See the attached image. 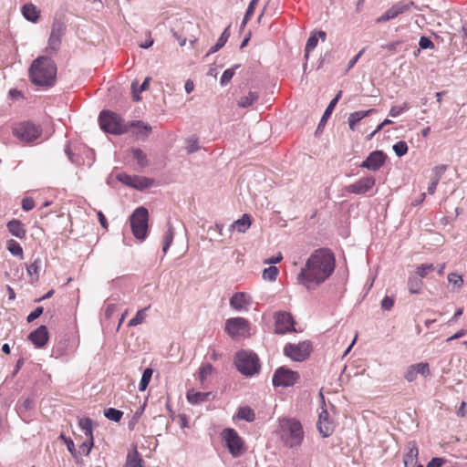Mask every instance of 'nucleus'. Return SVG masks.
<instances>
[{
  "label": "nucleus",
  "instance_id": "393cba45",
  "mask_svg": "<svg viewBox=\"0 0 467 467\" xmlns=\"http://www.w3.org/2000/svg\"><path fill=\"white\" fill-rule=\"evenodd\" d=\"M445 171H446L445 165L435 166L432 169L433 176H432L431 181L428 186V193L429 194H433L435 192L436 187H437L442 174L445 172Z\"/></svg>",
  "mask_w": 467,
  "mask_h": 467
},
{
  "label": "nucleus",
  "instance_id": "f257e3e1",
  "mask_svg": "<svg viewBox=\"0 0 467 467\" xmlns=\"http://www.w3.org/2000/svg\"><path fill=\"white\" fill-rule=\"evenodd\" d=\"M336 259L330 249L315 250L298 275V282L307 290H315L334 273Z\"/></svg>",
  "mask_w": 467,
  "mask_h": 467
},
{
  "label": "nucleus",
  "instance_id": "423d86ee",
  "mask_svg": "<svg viewBox=\"0 0 467 467\" xmlns=\"http://www.w3.org/2000/svg\"><path fill=\"white\" fill-rule=\"evenodd\" d=\"M67 31V26L60 18H55L51 26L50 35L47 40L46 52L49 56H55L60 49L62 38Z\"/></svg>",
  "mask_w": 467,
  "mask_h": 467
},
{
  "label": "nucleus",
  "instance_id": "5fc2aeb1",
  "mask_svg": "<svg viewBox=\"0 0 467 467\" xmlns=\"http://www.w3.org/2000/svg\"><path fill=\"white\" fill-rule=\"evenodd\" d=\"M40 260L36 259L35 260L31 265H29L26 268L27 274L30 276H35V280L38 279V272L40 269Z\"/></svg>",
  "mask_w": 467,
  "mask_h": 467
},
{
  "label": "nucleus",
  "instance_id": "3c124183",
  "mask_svg": "<svg viewBox=\"0 0 467 467\" xmlns=\"http://www.w3.org/2000/svg\"><path fill=\"white\" fill-rule=\"evenodd\" d=\"M146 310H147V308L139 310L137 312V314L135 315V317H132L129 321L128 325L130 327H135V326L141 324L144 321V319L146 318Z\"/></svg>",
  "mask_w": 467,
  "mask_h": 467
},
{
  "label": "nucleus",
  "instance_id": "f704fd0d",
  "mask_svg": "<svg viewBox=\"0 0 467 467\" xmlns=\"http://www.w3.org/2000/svg\"><path fill=\"white\" fill-rule=\"evenodd\" d=\"M150 81V78L147 77L140 88H138V81L135 80L131 83V90L133 94V99L135 101H139L140 99V93L148 88Z\"/></svg>",
  "mask_w": 467,
  "mask_h": 467
},
{
  "label": "nucleus",
  "instance_id": "bf43d9fd",
  "mask_svg": "<svg viewBox=\"0 0 467 467\" xmlns=\"http://www.w3.org/2000/svg\"><path fill=\"white\" fill-rule=\"evenodd\" d=\"M132 177L131 175H129L125 172H120L117 175V180L123 184L131 187L132 184Z\"/></svg>",
  "mask_w": 467,
  "mask_h": 467
},
{
  "label": "nucleus",
  "instance_id": "7ed1b4c3",
  "mask_svg": "<svg viewBox=\"0 0 467 467\" xmlns=\"http://www.w3.org/2000/svg\"><path fill=\"white\" fill-rule=\"evenodd\" d=\"M29 77L36 86H53L57 77V66L54 60L49 57H38L29 67Z\"/></svg>",
  "mask_w": 467,
  "mask_h": 467
},
{
  "label": "nucleus",
  "instance_id": "a19ab883",
  "mask_svg": "<svg viewBox=\"0 0 467 467\" xmlns=\"http://www.w3.org/2000/svg\"><path fill=\"white\" fill-rule=\"evenodd\" d=\"M213 367L210 363L202 365L199 369V380L202 384H204L206 379L213 374Z\"/></svg>",
  "mask_w": 467,
  "mask_h": 467
},
{
  "label": "nucleus",
  "instance_id": "e433bc0d",
  "mask_svg": "<svg viewBox=\"0 0 467 467\" xmlns=\"http://www.w3.org/2000/svg\"><path fill=\"white\" fill-rule=\"evenodd\" d=\"M229 27L230 26H227L223 32L222 33L221 36L218 38L217 42L215 43V45H213L207 55H210V54H213L215 52H217L218 50H220L224 45L225 43L227 42L229 36H230V33H229Z\"/></svg>",
  "mask_w": 467,
  "mask_h": 467
},
{
  "label": "nucleus",
  "instance_id": "603ef678",
  "mask_svg": "<svg viewBox=\"0 0 467 467\" xmlns=\"http://www.w3.org/2000/svg\"><path fill=\"white\" fill-rule=\"evenodd\" d=\"M395 154L398 157H402L408 152V145L405 141L400 140L392 146Z\"/></svg>",
  "mask_w": 467,
  "mask_h": 467
},
{
  "label": "nucleus",
  "instance_id": "5701e85b",
  "mask_svg": "<svg viewBox=\"0 0 467 467\" xmlns=\"http://www.w3.org/2000/svg\"><path fill=\"white\" fill-rule=\"evenodd\" d=\"M327 37V33L325 31H317L313 32L311 36L308 37L306 48H305V58L307 60L309 58V54L312 50L316 48L317 46L318 38H320L322 41H325Z\"/></svg>",
  "mask_w": 467,
  "mask_h": 467
},
{
  "label": "nucleus",
  "instance_id": "4d7b16f0",
  "mask_svg": "<svg viewBox=\"0 0 467 467\" xmlns=\"http://www.w3.org/2000/svg\"><path fill=\"white\" fill-rule=\"evenodd\" d=\"M60 437H61V439L64 440L68 451L71 453V455L74 458L77 459L78 458V453H77V450L75 449L74 441L70 438L65 437L63 434Z\"/></svg>",
  "mask_w": 467,
  "mask_h": 467
},
{
  "label": "nucleus",
  "instance_id": "4468645a",
  "mask_svg": "<svg viewBox=\"0 0 467 467\" xmlns=\"http://www.w3.org/2000/svg\"><path fill=\"white\" fill-rule=\"evenodd\" d=\"M411 5L412 3L398 2L379 16L376 19V23L380 24L394 19L400 15L410 11Z\"/></svg>",
  "mask_w": 467,
  "mask_h": 467
},
{
  "label": "nucleus",
  "instance_id": "7c9ffc66",
  "mask_svg": "<svg viewBox=\"0 0 467 467\" xmlns=\"http://www.w3.org/2000/svg\"><path fill=\"white\" fill-rule=\"evenodd\" d=\"M259 99V95L257 92L249 91L247 95L241 97L237 102V105L240 108H248L252 106L254 102H256Z\"/></svg>",
  "mask_w": 467,
  "mask_h": 467
},
{
  "label": "nucleus",
  "instance_id": "72a5a7b5",
  "mask_svg": "<svg viewBox=\"0 0 467 467\" xmlns=\"http://www.w3.org/2000/svg\"><path fill=\"white\" fill-rule=\"evenodd\" d=\"M341 95H342V91H339L337 96L329 102L328 106L327 107L321 119H320V122L318 124V129L321 128V126H323L327 119L329 118V116L331 115L333 109H335L337 103L338 102L339 99L341 98Z\"/></svg>",
  "mask_w": 467,
  "mask_h": 467
},
{
  "label": "nucleus",
  "instance_id": "2eb2a0df",
  "mask_svg": "<svg viewBox=\"0 0 467 467\" xmlns=\"http://www.w3.org/2000/svg\"><path fill=\"white\" fill-rule=\"evenodd\" d=\"M386 154L381 150H374L369 153L367 159L360 164V168L368 169L369 171L379 170L386 161Z\"/></svg>",
  "mask_w": 467,
  "mask_h": 467
},
{
  "label": "nucleus",
  "instance_id": "c9c22d12",
  "mask_svg": "<svg viewBox=\"0 0 467 467\" xmlns=\"http://www.w3.org/2000/svg\"><path fill=\"white\" fill-rule=\"evenodd\" d=\"M236 418L238 420H244L248 422H252L255 419L254 410L248 406H243L238 409Z\"/></svg>",
  "mask_w": 467,
  "mask_h": 467
},
{
  "label": "nucleus",
  "instance_id": "b1692460",
  "mask_svg": "<svg viewBox=\"0 0 467 467\" xmlns=\"http://www.w3.org/2000/svg\"><path fill=\"white\" fill-rule=\"evenodd\" d=\"M23 16L32 23H36L40 16V10L32 3L25 4L22 6Z\"/></svg>",
  "mask_w": 467,
  "mask_h": 467
},
{
  "label": "nucleus",
  "instance_id": "37998d69",
  "mask_svg": "<svg viewBox=\"0 0 467 467\" xmlns=\"http://www.w3.org/2000/svg\"><path fill=\"white\" fill-rule=\"evenodd\" d=\"M7 249L13 255L23 258L22 246L16 241L13 239L7 241Z\"/></svg>",
  "mask_w": 467,
  "mask_h": 467
},
{
  "label": "nucleus",
  "instance_id": "2f4dec72",
  "mask_svg": "<svg viewBox=\"0 0 467 467\" xmlns=\"http://www.w3.org/2000/svg\"><path fill=\"white\" fill-rule=\"evenodd\" d=\"M124 467H144L143 461L136 450L128 453Z\"/></svg>",
  "mask_w": 467,
  "mask_h": 467
},
{
  "label": "nucleus",
  "instance_id": "1a4fd4ad",
  "mask_svg": "<svg viewBox=\"0 0 467 467\" xmlns=\"http://www.w3.org/2000/svg\"><path fill=\"white\" fill-rule=\"evenodd\" d=\"M41 133V128L29 121L21 122L13 127L14 136L25 143L36 140Z\"/></svg>",
  "mask_w": 467,
  "mask_h": 467
},
{
  "label": "nucleus",
  "instance_id": "680f3d73",
  "mask_svg": "<svg viewBox=\"0 0 467 467\" xmlns=\"http://www.w3.org/2000/svg\"><path fill=\"white\" fill-rule=\"evenodd\" d=\"M43 313V307L38 306L34 311H32L26 317L28 323L34 321L37 317H39Z\"/></svg>",
  "mask_w": 467,
  "mask_h": 467
},
{
  "label": "nucleus",
  "instance_id": "6e6552de",
  "mask_svg": "<svg viewBox=\"0 0 467 467\" xmlns=\"http://www.w3.org/2000/svg\"><path fill=\"white\" fill-rule=\"evenodd\" d=\"M221 436L233 457L236 458L244 454L245 451L244 442L235 430L226 428L222 431Z\"/></svg>",
  "mask_w": 467,
  "mask_h": 467
},
{
  "label": "nucleus",
  "instance_id": "ddd939ff",
  "mask_svg": "<svg viewBox=\"0 0 467 467\" xmlns=\"http://www.w3.org/2000/svg\"><path fill=\"white\" fill-rule=\"evenodd\" d=\"M275 319V332L276 334H285L295 330L294 319L290 313L286 311H278L274 315Z\"/></svg>",
  "mask_w": 467,
  "mask_h": 467
},
{
  "label": "nucleus",
  "instance_id": "e2e57ef3",
  "mask_svg": "<svg viewBox=\"0 0 467 467\" xmlns=\"http://www.w3.org/2000/svg\"><path fill=\"white\" fill-rule=\"evenodd\" d=\"M35 207V202L32 198L26 197L22 200V208L25 211H30Z\"/></svg>",
  "mask_w": 467,
  "mask_h": 467
},
{
  "label": "nucleus",
  "instance_id": "6ab92c4d",
  "mask_svg": "<svg viewBox=\"0 0 467 467\" xmlns=\"http://www.w3.org/2000/svg\"><path fill=\"white\" fill-rule=\"evenodd\" d=\"M406 452L403 458L405 467H414L418 462L419 449L416 441H409L406 445Z\"/></svg>",
  "mask_w": 467,
  "mask_h": 467
},
{
  "label": "nucleus",
  "instance_id": "58836bf2",
  "mask_svg": "<svg viewBox=\"0 0 467 467\" xmlns=\"http://www.w3.org/2000/svg\"><path fill=\"white\" fill-rule=\"evenodd\" d=\"M448 282L452 285V291L459 292L463 285V278L457 273H450L447 276Z\"/></svg>",
  "mask_w": 467,
  "mask_h": 467
},
{
  "label": "nucleus",
  "instance_id": "39448f33",
  "mask_svg": "<svg viewBox=\"0 0 467 467\" xmlns=\"http://www.w3.org/2000/svg\"><path fill=\"white\" fill-rule=\"evenodd\" d=\"M99 126L102 130L114 135H120L128 131V126L123 119L109 110H103L99 117Z\"/></svg>",
  "mask_w": 467,
  "mask_h": 467
},
{
  "label": "nucleus",
  "instance_id": "20e7f679",
  "mask_svg": "<svg viewBox=\"0 0 467 467\" xmlns=\"http://www.w3.org/2000/svg\"><path fill=\"white\" fill-rule=\"evenodd\" d=\"M234 364L237 370L246 377L254 376L260 370L258 356L251 350L238 351L235 354Z\"/></svg>",
  "mask_w": 467,
  "mask_h": 467
},
{
  "label": "nucleus",
  "instance_id": "c03bdc74",
  "mask_svg": "<svg viewBox=\"0 0 467 467\" xmlns=\"http://www.w3.org/2000/svg\"><path fill=\"white\" fill-rule=\"evenodd\" d=\"M173 236H174L173 228L171 225V223H169L168 230L164 234V240H163L162 251L164 254L167 253L169 247L171 246V244L173 241Z\"/></svg>",
  "mask_w": 467,
  "mask_h": 467
},
{
  "label": "nucleus",
  "instance_id": "338daca9",
  "mask_svg": "<svg viewBox=\"0 0 467 467\" xmlns=\"http://www.w3.org/2000/svg\"><path fill=\"white\" fill-rule=\"evenodd\" d=\"M400 41H395V42H391V43H389L386 45H382L381 47L387 49L390 53H395L397 47H398V45H400Z\"/></svg>",
  "mask_w": 467,
  "mask_h": 467
},
{
  "label": "nucleus",
  "instance_id": "9b49d317",
  "mask_svg": "<svg viewBox=\"0 0 467 467\" xmlns=\"http://www.w3.org/2000/svg\"><path fill=\"white\" fill-rule=\"evenodd\" d=\"M298 379V372L281 367L275 370L272 381L275 387H290Z\"/></svg>",
  "mask_w": 467,
  "mask_h": 467
},
{
  "label": "nucleus",
  "instance_id": "473e14b6",
  "mask_svg": "<svg viewBox=\"0 0 467 467\" xmlns=\"http://www.w3.org/2000/svg\"><path fill=\"white\" fill-rule=\"evenodd\" d=\"M422 278L416 274L412 275L408 279V288L411 294H419L422 288Z\"/></svg>",
  "mask_w": 467,
  "mask_h": 467
},
{
  "label": "nucleus",
  "instance_id": "9d476101",
  "mask_svg": "<svg viewBox=\"0 0 467 467\" xmlns=\"http://www.w3.org/2000/svg\"><path fill=\"white\" fill-rule=\"evenodd\" d=\"M311 352V346L308 342H300L298 344L288 343L284 348V354L294 361H303L306 359Z\"/></svg>",
  "mask_w": 467,
  "mask_h": 467
},
{
  "label": "nucleus",
  "instance_id": "0e129e2a",
  "mask_svg": "<svg viewBox=\"0 0 467 467\" xmlns=\"http://www.w3.org/2000/svg\"><path fill=\"white\" fill-rule=\"evenodd\" d=\"M117 310V306L113 303H109L105 306V317L110 318Z\"/></svg>",
  "mask_w": 467,
  "mask_h": 467
},
{
  "label": "nucleus",
  "instance_id": "c756f323",
  "mask_svg": "<svg viewBox=\"0 0 467 467\" xmlns=\"http://www.w3.org/2000/svg\"><path fill=\"white\" fill-rule=\"evenodd\" d=\"M373 111H374V109H368V110H359V111H355V112L351 113L348 116V125H349L350 130H354L355 128H356V125L362 119H364L365 117L368 116Z\"/></svg>",
  "mask_w": 467,
  "mask_h": 467
},
{
  "label": "nucleus",
  "instance_id": "4be33fe9",
  "mask_svg": "<svg viewBox=\"0 0 467 467\" xmlns=\"http://www.w3.org/2000/svg\"><path fill=\"white\" fill-rule=\"evenodd\" d=\"M130 127L133 129L132 134L140 140H146L152 130L149 124L140 120L131 121Z\"/></svg>",
  "mask_w": 467,
  "mask_h": 467
},
{
  "label": "nucleus",
  "instance_id": "f03ea898",
  "mask_svg": "<svg viewBox=\"0 0 467 467\" xmlns=\"http://www.w3.org/2000/svg\"><path fill=\"white\" fill-rule=\"evenodd\" d=\"M276 434L283 445L288 449L299 448L305 439L302 423L297 419L291 417L278 419Z\"/></svg>",
  "mask_w": 467,
  "mask_h": 467
},
{
  "label": "nucleus",
  "instance_id": "79ce46f5",
  "mask_svg": "<svg viewBox=\"0 0 467 467\" xmlns=\"http://www.w3.org/2000/svg\"><path fill=\"white\" fill-rule=\"evenodd\" d=\"M131 152H132L134 159L137 161L138 164L141 168L148 166L147 156L140 149H138V148L132 149Z\"/></svg>",
  "mask_w": 467,
  "mask_h": 467
},
{
  "label": "nucleus",
  "instance_id": "bb28decb",
  "mask_svg": "<svg viewBox=\"0 0 467 467\" xmlns=\"http://www.w3.org/2000/svg\"><path fill=\"white\" fill-rule=\"evenodd\" d=\"M251 226V217L244 213L240 219L234 221L230 225L231 231H237L238 233H245Z\"/></svg>",
  "mask_w": 467,
  "mask_h": 467
},
{
  "label": "nucleus",
  "instance_id": "aec40b11",
  "mask_svg": "<svg viewBox=\"0 0 467 467\" xmlns=\"http://www.w3.org/2000/svg\"><path fill=\"white\" fill-rule=\"evenodd\" d=\"M251 303V296L244 292L235 293L230 299L231 307L237 311L247 309Z\"/></svg>",
  "mask_w": 467,
  "mask_h": 467
},
{
  "label": "nucleus",
  "instance_id": "a878e982",
  "mask_svg": "<svg viewBox=\"0 0 467 467\" xmlns=\"http://www.w3.org/2000/svg\"><path fill=\"white\" fill-rule=\"evenodd\" d=\"M212 396V392H200L194 389L189 390L186 395L187 400L193 405L202 403L208 400Z\"/></svg>",
  "mask_w": 467,
  "mask_h": 467
},
{
  "label": "nucleus",
  "instance_id": "dca6fc26",
  "mask_svg": "<svg viewBox=\"0 0 467 467\" xmlns=\"http://www.w3.org/2000/svg\"><path fill=\"white\" fill-rule=\"evenodd\" d=\"M375 179L372 176L360 178L356 182L346 187L348 192L354 194H364L368 192L375 185Z\"/></svg>",
  "mask_w": 467,
  "mask_h": 467
},
{
  "label": "nucleus",
  "instance_id": "774afa93",
  "mask_svg": "<svg viewBox=\"0 0 467 467\" xmlns=\"http://www.w3.org/2000/svg\"><path fill=\"white\" fill-rule=\"evenodd\" d=\"M443 463V460L441 458H433L428 464L427 467H441Z\"/></svg>",
  "mask_w": 467,
  "mask_h": 467
},
{
  "label": "nucleus",
  "instance_id": "c85d7f7f",
  "mask_svg": "<svg viewBox=\"0 0 467 467\" xmlns=\"http://www.w3.org/2000/svg\"><path fill=\"white\" fill-rule=\"evenodd\" d=\"M154 184V180L151 178L144 177V176H137L134 175L132 177V184L131 187L142 191L144 189L150 188Z\"/></svg>",
  "mask_w": 467,
  "mask_h": 467
},
{
  "label": "nucleus",
  "instance_id": "052dcab7",
  "mask_svg": "<svg viewBox=\"0 0 467 467\" xmlns=\"http://www.w3.org/2000/svg\"><path fill=\"white\" fill-rule=\"evenodd\" d=\"M381 308L383 310H387V311H389L392 307H393V305H394V299L390 296H386L382 300H381Z\"/></svg>",
  "mask_w": 467,
  "mask_h": 467
},
{
  "label": "nucleus",
  "instance_id": "09e8293b",
  "mask_svg": "<svg viewBox=\"0 0 467 467\" xmlns=\"http://www.w3.org/2000/svg\"><path fill=\"white\" fill-rule=\"evenodd\" d=\"M278 275V268L274 265H270L263 271V278L267 281H275Z\"/></svg>",
  "mask_w": 467,
  "mask_h": 467
},
{
  "label": "nucleus",
  "instance_id": "69168bd1",
  "mask_svg": "<svg viewBox=\"0 0 467 467\" xmlns=\"http://www.w3.org/2000/svg\"><path fill=\"white\" fill-rule=\"evenodd\" d=\"M258 1L259 0H252L250 2L249 5H248V8H247V10L245 12L246 19H251V17L253 16L254 9H255V6L258 4Z\"/></svg>",
  "mask_w": 467,
  "mask_h": 467
},
{
  "label": "nucleus",
  "instance_id": "f8f14e48",
  "mask_svg": "<svg viewBox=\"0 0 467 467\" xmlns=\"http://www.w3.org/2000/svg\"><path fill=\"white\" fill-rule=\"evenodd\" d=\"M225 330L233 338L244 336L249 331V322L244 317L229 318L225 322Z\"/></svg>",
  "mask_w": 467,
  "mask_h": 467
},
{
  "label": "nucleus",
  "instance_id": "cd10ccee",
  "mask_svg": "<svg viewBox=\"0 0 467 467\" xmlns=\"http://www.w3.org/2000/svg\"><path fill=\"white\" fill-rule=\"evenodd\" d=\"M7 229L12 235L23 239L26 237V230L24 224L18 220H12L7 223Z\"/></svg>",
  "mask_w": 467,
  "mask_h": 467
},
{
  "label": "nucleus",
  "instance_id": "de8ad7c7",
  "mask_svg": "<svg viewBox=\"0 0 467 467\" xmlns=\"http://www.w3.org/2000/svg\"><path fill=\"white\" fill-rule=\"evenodd\" d=\"M238 67H239V65H234L233 67L224 70V72L223 73V75L221 77L220 84L222 86H226L233 78V77L235 73V69H237Z\"/></svg>",
  "mask_w": 467,
  "mask_h": 467
},
{
  "label": "nucleus",
  "instance_id": "0eeeda50",
  "mask_svg": "<svg viewBox=\"0 0 467 467\" xmlns=\"http://www.w3.org/2000/svg\"><path fill=\"white\" fill-rule=\"evenodd\" d=\"M149 213L145 207H138L130 215V227L133 235L139 240H144L148 232Z\"/></svg>",
  "mask_w": 467,
  "mask_h": 467
},
{
  "label": "nucleus",
  "instance_id": "ea45409f",
  "mask_svg": "<svg viewBox=\"0 0 467 467\" xmlns=\"http://www.w3.org/2000/svg\"><path fill=\"white\" fill-rule=\"evenodd\" d=\"M93 422L89 418H80L78 420V426L84 432L85 437H93Z\"/></svg>",
  "mask_w": 467,
  "mask_h": 467
},
{
  "label": "nucleus",
  "instance_id": "a211bd4d",
  "mask_svg": "<svg viewBox=\"0 0 467 467\" xmlns=\"http://www.w3.org/2000/svg\"><path fill=\"white\" fill-rule=\"evenodd\" d=\"M48 338V331L46 326H40L28 335V340L37 348H44Z\"/></svg>",
  "mask_w": 467,
  "mask_h": 467
},
{
  "label": "nucleus",
  "instance_id": "13d9d810",
  "mask_svg": "<svg viewBox=\"0 0 467 467\" xmlns=\"http://www.w3.org/2000/svg\"><path fill=\"white\" fill-rule=\"evenodd\" d=\"M419 46H420V49H418L417 53H419L420 49H427V48L434 47L433 42L426 36H421L420 38Z\"/></svg>",
  "mask_w": 467,
  "mask_h": 467
},
{
  "label": "nucleus",
  "instance_id": "6e6d98bb",
  "mask_svg": "<svg viewBox=\"0 0 467 467\" xmlns=\"http://www.w3.org/2000/svg\"><path fill=\"white\" fill-rule=\"evenodd\" d=\"M199 149H200V147H199L197 138L192 136L187 140L186 150H187L188 153H190V154L193 153V152L197 151Z\"/></svg>",
  "mask_w": 467,
  "mask_h": 467
},
{
  "label": "nucleus",
  "instance_id": "4c0bfd02",
  "mask_svg": "<svg viewBox=\"0 0 467 467\" xmlns=\"http://www.w3.org/2000/svg\"><path fill=\"white\" fill-rule=\"evenodd\" d=\"M94 445V437H86V440L79 445L77 451L78 457L84 455L88 456Z\"/></svg>",
  "mask_w": 467,
  "mask_h": 467
},
{
  "label": "nucleus",
  "instance_id": "a18cd8bd",
  "mask_svg": "<svg viewBox=\"0 0 467 467\" xmlns=\"http://www.w3.org/2000/svg\"><path fill=\"white\" fill-rule=\"evenodd\" d=\"M152 373H153V370L151 368H146L143 371L141 379L139 384V389L140 391H144L147 389V387L150 381V379L152 377Z\"/></svg>",
  "mask_w": 467,
  "mask_h": 467
},
{
  "label": "nucleus",
  "instance_id": "49530a36",
  "mask_svg": "<svg viewBox=\"0 0 467 467\" xmlns=\"http://www.w3.org/2000/svg\"><path fill=\"white\" fill-rule=\"evenodd\" d=\"M104 415L109 420L119 422L123 416V412L119 410L109 408L105 410Z\"/></svg>",
  "mask_w": 467,
  "mask_h": 467
},
{
  "label": "nucleus",
  "instance_id": "f3484780",
  "mask_svg": "<svg viewBox=\"0 0 467 467\" xmlns=\"http://www.w3.org/2000/svg\"><path fill=\"white\" fill-rule=\"evenodd\" d=\"M428 377L431 374L429 364L426 362H420L410 365L407 368L404 378L408 382H413L418 375Z\"/></svg>",
  "mask_w": 467,
  "mask_h": 467
},
{
  "label": "nucleus",
  "instance_id": "864d4df0",
  "mask_svg": "<svg viewBox=\"0 0 467 467\" xmlns=\"http://www.w3.org/2000/svg\"><path fill=\"white\" fill-rule=\"evenodd\" d=\"M410 109V105L407 102L402 103L400 106H392L389 109V116L390 117H398L400 114H402L404 111L408 110Z\"/></svg>",
  "mask_w": 467,
  "mask_h": 467
},
{
  "label": "nucleus",
  "instance_id": "8fccbe9b",
  "mask_svg": "<svg viewBox=\"0 0 467 467\" xmlns=\"http://www.w3.org/2000/svg\"><path fill=\"white\" fill-rule=\"evenodd\" d=\"M435 267L432 264H422L416 268L415 274L420 278H424L430 272L433 271Z\"/></svg>",
  "mask_w": 467,
  "mask_h": 467
},
{
  "label": "nucleus",
  "instance_id": "412c9836",
  "mask_svg": "<svg viewBox=\"0 0 467 467\" xmlns=\"http://www.w3.org/2000/svg\"><path fill=\"white\" fill-rule=\"evenodd\" d=\"M317 429L320 434L325 438L329 437L334 431L333 423L329 420L328 412L326 410H323L319 413Z\"/></svg>",
  "mask_w": 467,
  "mask_h": 467
}]
</instances>
